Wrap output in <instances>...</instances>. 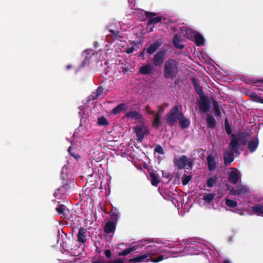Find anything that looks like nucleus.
<instances>
[{
    "mask_svg": "<svg viewBox=\"0 0 263 263\" xmlns=\"http://www.w3.org/2000/svg\"><path fill=\"white\" fill-rule=\"evenodd\" d=\"M155 151L159 154H162L164 153L163 149L160 145H157L155 148Z\"/></svg>",
    "mask_w": 263,
    "mask_h": 263,
    "instance_id": "nucleus-38",
    "label": "nucleus"
},
{
    "mask_svg": "<svg viewBox=\"0 0 263 263\" xmlns=\"http://www.w3.org/2000/svg\"><path fill=\"white\" fill-rule=\"evenodd\" d=\"M232 170L229 175V180L233 184H236L240 179V176L238 170L234 168H231Z\"/></svg>",
    "mask_w": 263,
    "mask_h": 263,
    "instance_id": "nucleus-7",
    "label": "nucleus"
},
{
    "mask_svg": "<svg viewBox=\"0 0 263 263\" xmlns=\"http://www.w3.org/2000/svg\"><path fill=\"white\" fill-rule=\"evenodd\" d=\"M66 207L64 205H60L56 208L57 211L61 216H64Z\"/></svg>",
    "mask_w": 263,
    "mask_h": 263,
    "instance_id": "nucleus-31",
    "label": "nucleus"
},
{
    "mask_svg": "<svg viewBox=\"0 0 263 263\" xmlns=\"http://www.w3.org/2000/svg\"><path fill=\"white\" fill-rule=\"evenodd\" d=\"M135 249H136L134 247L128 248L121 252H120L119 255L120 256H125L130 253L132 251L135 250Z\"/></svg>",
    "mask_w": 263,
    "mask_h": 263,
    "instance_id": "nucleus-33",
    "label": "nucleus"
},
{
    "mask_svg": "<svg viewBox=\"0 0 263 263\" xmlns=\"http://www.w3.org/2000/svg\"><path fill=\"white\" fill-rule=\"evenodd\" d=\"M163 111V109L160 108L158 112L156 115L152 125L153 127L158 128L160 124V116Z\"/></svg>",
    "mask_w": 263,
    "mask_h": 263,
    "instance_id": "nucleus-15",
    "label": "nucleus"
},
{
    "mask_svg": "<svg viewBox=\"0 0 263 263\" xmlns=\"http://www.w3.org/2000/svg\"><path fill=\"white\" fill-rule=\"evenodd\" d=\"M214 107L215 115L217 116H220L221 115V112L220 111L219 108L216 104H214Z\"/></svg>",
    "mask_w": 263,
    "mask_h": 263,
    "instance_id": "nucleus-39",
    "label": "nucleus"
},
{
    "mask_svg": "<svg viewBox=\"0 0 263 263\" xmlns=\"http://www.w3.org/2000/svg\"><path fill=\"white\" fill-rule=\"evenodd\" d=\"M254 212L257 215H261L263 214V204H257L254 206L251 207Z\"/></svg>",
    "mask_w": 263,
    "mask_h": 263,
    "instance_id": "nucleus-27",
    "label": "nucleus"
},
{
    "mask_svg": "<svg viewBox=\"0 0 263 263\" xmlns=\"http://www.w3.org/2000/svg\"><path fill=\"white\" fill-rule=\"evenodd\" d=\"M126 117L128 118L134 119L136 120L142 119V116L137 111H131L126 113Z\"/></svg>",
    "mask_w": 263,
    "mask_h": 263,
    "instance_id": "nucleus-17",
    "label": "nucleus"
},
{
    "mask_svg": "<svg viewBox=\"0 0 263 263\" xmlns=\"http://www.w3.org/2000/svg\"><path fill=\"white\" fill-rule=\"evenodd\" d=\"M144 51V50L143 51V52L141 53V55H143Z\"/></svg>",
    "mask_w": 263,
    "mask_h": 263,
    "instance_id": "nucleus-49",
    "label": "nucleus"
},
{
    "mask_svg": "<svg viewBox=\"0 0 263 263\" xmlns=\"http://www.w3.org/2000/svg\"><path fill=\"white\" fill-rule=\"evenodd\" d=\"M134 130L137 135L138 140L142 141L144 136L148 133L147 127L143 125L136 126Z\"/></svg>",
    "mask_w": 263,
    "mask_h": 263,
    "instance_id": "nucleus-5",
    "label": "nucleus"
},
{
    "mask_svg": "<svg viewBox=\"0 0 263 263\" xmlns=\"http://www.w3.org/2000/svg\"><path fill=\"white\" fill-rule=\"evenodd\" d=\"M181 40L178 35H175L173 39V43L174 45L177 48L182 49L183 48V45L181 43Z\"/></svg>",
    "mask_w": 263,
    "mask_h": 263,
    "instance_id": "nucleus-23",
    "label": "nucleus"
},
{
    "mask_svg": "<svg viewBox=\"0 0 263 263\" xmlns=\"http://www.w3.org/2000/svg\"><path fill=\"white\" fill-rule=\"evenodd\" d=\"M230 147L233 152H237L238 147V139L234 135H233L232 136V139L231 143L230 144Z\"/></svg>",
    "mask_w": 263,
    "mask_h": 263,
    "instance_id": "nucleus-12",
    "label": "nucleus"
},
{
    "mask_svg": "<svg viewBox=\"0 0 263 263\" xmlns=\"http://www.w3.org/2000/svg\"><path fill=\"white\" fill-rule=\"evenodd\" d=\"M104 254L107 258H110L111 255V252L109 250H105L104 252Z\"/></svg>",
    "mask_w": 263,
    "mask_h": 263,
    "instance_id": "nucleus-42",
    "label": "nucleus"
},
{
    "mask_svg": "<svg viewBox=\"0 0 263 263\" xmlns=\"http://www.w3.org/2000/svg\"><path fill=\"white\" fill-rule=\"evenodd\" d=\"M248 192V188L243 185H239L235 188H232L230 191V194L232 195H243Z\"/></svg>",
    "mask_w": 263,
    "mask_h": 263,
    "instance_id": "nucleus-6",
    "label": "nucleus"
},
{
    "mask_svg": "<svg viewBox=\"0 0 263 263\" xmlns=\"http://www.w3.org/2000/svg\"><path fill=\"white\" fill-rule=\"evenodd\" d=\"M253 99L255 101H257V102H263L262 101V99L259 98V97H258L256 95H253Z\"/></svg>",
    "mask_w": 263,
    "mask_h": 263,
    "instance_id": "nucleus-41",
    "label": "nucleus"
},
{
    "mask_svg": "<svg viewBox=\"0 0 263 263\" xmlns=\"http://www.w3.org/2000/svg\"><path fill=\"white\" fill-rule=\"evenodd\" d=\"M193 39L195 40V44L197 46H202L203 45L204 39L200 34L195 33Z\"/></svg>",
    "mask_w": 263,
    "mask_h": 263,
    "instance_id": "nucleus-21",
    "label": "nucleus"
},
{
    "mask_svg": "<svg viewBox=\"0 0 263 263\" xmlns=\"http://www.w3.org/2000/svg\"><path fill=\"white\" fill-rule=\"evenodd\" d=\"M160 46V44L159 42H155L154 43L151 45V46L147 48V52L148 54L153 53L158 49V48Z\"/></svg>",
    "mask_w": 263,
    "mask_h": 263,
    "instance_id": "nucleus-22",
    "label": "nucleus"
},
{
    "mask_svg": "<svg viewBox=\"0 0 263 263\" xmlns=\"http://www.w3.org/2000/svg\"><path fill=\"white\" fill-rule=\"evenodd\" d=\"M110 32H111L112 33L115 34V31H113V30H110Z\"/></svg>",
    "mask_w": 263,
    "mask_h": 263,
    "instance_id": "nucleus-48",
    "label": "nucleus"
},
{
    "mask_svg": "<svg viewBox=\"0 0 263 263\" xmlns=\"http://www.w3.org/2000/svg\"><path fill=\"white\" fill-rule=\"evenodd\" d=\"M206 122L209 127L213 128L215 124V120L210 115H208Z\"/></svg>",
    "mask_w": 263,
    "mask_h": 263,
    "instance_id": "nucleus-28",
    "label": "nucleus"
},
{
    "mask_svg": "<svg viewBox=\"0 0 263 263\" xmlns=\"http://www.w3.org/2000/svg\"><path fill=\"white\" fill-rule=\"evenodd\" d=\"M176 62L174 60H169L165 64L164 76L167 78H173L177 73Z\"/></svg>",
    "mask_w": 263,
    "mask_h": 263,
    "instance_id": "nucleus-2",
    "label": "nucleus"
},
{
    "mask_svg": "<svg viewBox=\"0 0 263 263\" xmlns=\"http://www.w3.org/2000/svg\"><path fill=\"white\" fill-rule=\"evenodd\" d=\"M208 167L210 171L213 170L215 168V162L212 156H209L207 158Z\"/></svg>",
    "mask_w": 263,
    "mask_h": 263,
    "instance_id": "nucleus-26",
    "label": "nucleus"
},
{
    "mask_svg": "<svg viewBox=\"0 0 263 263\" xmlns=\"http://www.w3.org/2000/svg\"><path fill=\"white\" fill-rule=\"evenodd\" d=\"M225 128L227 134L230 135L231 134V129L230 126L229 124L228 119L225 120Z\"/></svg>",
    "mask_w": 263,
    "mask_h": 263,
    "instance_id": "nucleus-36",
    "label": "nucleus"
},
{
    "mask_svg": "<svg viewBox=\"0 0 263 263\" xmlns=\"http://www.w3.org/2000/svg\"><path fill=\"white\" fill-rule=\"evenodd\" d=\"M223 263H230L228 260H224Z\"/></svg>",
    "mask_w": 263,
    "mask_h": 263,
    "instance_id": "nucleus-47",
    "label": "nucleus"
},
{
    "mask_svg": "<svg viewBox=\"0 0 263 263\" xmlns=\"http://www.w3.org/2000/svg\"><path fill=\"white\" fill-rule=\"evenodd\" d=\"M196 88V90L197 91V92H198V93L200 95V97H201V96H203L202 95V91L201 90V89L199 88V87H195Z\"/></svg>",
    "mask_w": 263,
    "mask_h": 263,
    "instance_id": "nucleus-45",
    "label": "nucleus"
},
{
    "mask_svg": "<svg viewBox=\"0 0 263 263\" xmlns=\"http://www.w3.org/2000/svg\"><path fill=\"white\" fill-rule=\"evenodd\" d=\"M191 179V177L190 176H184L182 178V184L183 185L187 184L190 180Z\"/></svg>",
    "mask_w": 263,
    "mask_h": 263,
    "instance_id": "nucleus-37",
    "label": "nucleus"
},
{
    "mask_svg": "<svg viewBox=\"0 0 263 263\" xmlns=\"http://www.w3.org/2000/svg\"><path fill=\"white\" fill-rule=\"evenodd\" d=\"M179 124H180L181 127L182 128H185L187 127L190 124V120L188 119L185 118L182 114H181V115L179 119Z\"/></svg>",
    "mask_w": 263,
    "mask_h": 263,
    "instance_id": "nucleus-16",
    "label": "nucleus"
},
{
    "mask_svg": "<svg viewBox=\"0 0 263 263\" xmlns=\"http://www.w3.org/2000/svg\"><path fill=\"white\" fill-rule=\"evenodd\" d=\"M145 110L148 114H149V115L154 114V111L153 110H152L150 109V107L148 105H147L146 106Z\"/></svg>",
    "mask_w": 263,
    "mask_h": 263,
    "instance_id": "nucleus-40",
    "label": "nucleus"
},
{
    "mask_svg": "<svg viewBox=\"0 0 263 263\" xmlns=\"http://www.w3.org/2000/svg\"><path fill=\"white\" fill-rule=\"evenodd\" d=\"M116 229V224L112 221H108L105 224L104 230L106 233H113Z\"/></svg>",
    "mask_w": 263,
    "mask_h": 263,
    "instance_id": "nucleus-13",
    "label": "nucleus"
},
{
    "mask_svg": "<svg viewBox=\"0 0 263 263\" xmlns=\"http://www.w3.org/2000/svg\"><path fill=\"white\" fill-rule=\"evenodd\" d=\"M175 256L171 251H158L156 250H149L146 253L129 259L128 261L129 263L147 262L149 260L153 262H158L164 259Z\"/></svg>",
    "mask_w": 263,
    "mask_h": 263,
    "instance_id": "nucleus-1",
    "label": "nucleus"
},
{
    "mask_svg": "<svg viewBox=\"0 0 263 263\" xmlns=\"http://www.w3.org/2000/svg\"><path fill=\"white\" fill-rule=\"evenodd\" d=\"M174 164L179 169L185 167L189 168L192 167L193 162L191 159H188L185 156H182L174 159Z\"/></svg>",
    "mask_w": 263,
    "mask_h": 263,
    "instance_id": "nucleus-4",
    "label": "nucleus"
},
{
    "mask_svg": "<svg viewBox=\"0 0 263 263\" xmlns=\"http://www.w3.org/2000/svg\"><path fill=\"white\" fill-rule=\"evenodd\" d=\"M257 145L258 140L257 139H253L249 141L248 148L251 152H253L256 149Z\"/></svg>",
    "mask_w": 263,
    "mask_h": 263,
    "instance_id": "nucleus-25",
    "label": "nucleus"
},
{
    "mask_svg": "<svg viewBox=\"0 0 263 263\" xmlns=\"http://www.w3.org/2000/svg\"><path fill=\"white\" fill-rule=\"evenodd\" d=\"M111 263H124V261L123 260L121 259H117L112 262L110 261Z\"/></svg>",
    "mask_w": 263,
    "mask_h": 263,
    "instance_id": "nucleus-44",
    "label": "nucleus"
},
{
    "mask_svg": "<svg viewBox=\"0 0 263 263\" xmlns=\"http://www.w3.org/2000/svg\"><path fill=\"white\" fill-rule=\"evenodd\" d=\"M217 181V177L215 176L209 178L207 181V185L208 187H212Z\"/></svg>",
    "mask_w": 263,
    "mask_h": 263,
    "instance_id": "nucleus-34",
    "label": "nucleus"
},
{
    "mask_svg": "<svg viewBox=\"0 0 263 263\" xmlns=\"http://www.w3.org/2000/svg\"><path fill=\"white\" fill-rule=\"evenodd\" d=\"M215 195L212 193H209L205 195L203 198L205 201L208 203L211 202L214 199Z\"/></svg>",
    "mask_w": 263,
    "mask_h": 263,
    "instance_id": "nucleus-32",
    "label": "nucleus"
},
{
    "mask_svg": "<svg viewBox=\"0 0 263 263\" xmlns=\"http://www.w3.org/2000/svg\"><path fill=\"white\" fill-rule=\"evenodd\" d=\"M145 14L146 16L149 18L148 24H156L159 22L161 20L160 16H157L154 18L153 16L155 15V14L153 13L146 12H145Z\"/></svg>",
    "mask_w": 263,
    "mask_h": 263,
    "instance_id": "nucleus-11",
    "label": "nucleus"
},
{
    "mask_svg": "<svg viewBox=\"0 0 263 263\" xmlns=\"http://www.w3.org/2000/svg\"><path fill=\"white\" fill-rule=\"evenodd\" d=\"M180 33L183 36L190 40H193L196 32L191 29L188 28L185 26H182L181 28Z\"/></svg>",
    "mask_w": 263,
    "mask_h": 263,
    "instance_id": "nucleus-8",
    "label": "nucleus"
},
{
    "mask_svg": "<svg viewBox=\"0 0 263 263\" xmlns=\"http://www.w3.org/2000/svg\"><path fill=\"white\" fill-rule=\"evenodd\" d=\"M86 230L83 228H81L79 231L78 238L79 241L83 243L86 242Z\"/></svg>",
    "mask_w": 263,
    "mask_h": 263,
    "instance_id": "nucleus-18",
    "label": "nucleus"
},
{
    "mask_svg": "<svg viewBox=\"0 0 263 263\" xmlns=\"http://www.w3.org/2000/svg\"><path fill=\"white\" fill-rule=\"evenodd\" d=\"M128 109V107L126 104L124 103H122L118 105L117 107H116L113 110L112 112L114 114H119L122 110H127Z\"/></svg>",
    "mask_w": 263,
    "mask_h": 263,
    "instance_id": "nucleus-20",
    "label": "nucleus"
},
{
    "mask_svg": "<svg viewBox=\"0 0 263 263\" xmlns=\"http://www.w3.org/2000/svg\"><path fill=\"white\" fill-rule=\"evenodd\" d=\"M226 204L227 206L230 208H234L237 206V201L233 200H231L229 199H226Z\"/></svg>",
    "mask_w": 263,
    "mask_h": 263,
    "instance_id": "nucleus-30",
    "label": "nucleus"
},
{
    "mask_svg": "<svg viewBox=\"0 0 263 263\" xmlns=\"http://www.w3.org/2000/svg\"><path fill=\"white\" fill-rule=\"evenodd\" d=\"M153 70V66L150 65H146L141 67L139 71L143 74H148L152 72Z\"/></svg>",
    "mask_w": 263,
    "mask_h": 263,
    "instance_id": "nucleus-19",
    "label": "nucleus"
},
{
    "mask_svg": "<svg viewBox=\"0 0 263 263\" xmlns=\"http://www.w3.org/2000/svg\"><path fill=\"white\" fill-rule=\"evenodd\" d=\"M98 123L99 125L101 126L107 125L108 124L106 119L104 117H101L98 118Z\"/></svg>",
    "mask_w": 263,
    "mask_h": 263,
    "instance_id": "nucleus-35",
    "label": "nucleus"
},
{
    "mask_svg": "<svg viewBox=\"0 0 263 263\" xmlns=\"http://www.w3.org/2000/svg\"><path fill=\"white\" fill-rule=\"evenodd\" d=\"M149 176L152 184L155 186H157L160 182L159 176L155 173L151 172L149 173Z\"/></svg>",
    "mask_w": 263,
    "mask_h": 263,
    "instance_id": "nucleus-14",
    "label": "nucleus"
},
{
    "mask_svg": "<svg viewBox=\"0 0 263 263\" xmlns=\"http://www.w3.org/2000/svg\"><path fill=\"white\" fill-rule=\"evenodd\" d=\"M164 53L163 52H158L157 53L154 58V64L156 66L160 65L163 62Z\"/></svg>",
    "mask_w": 263,
    "mask_h": 263,
    "instance_id": "nucleus-10",
    "label": "nucleus"
},
{
    "mask_svg": "<svg viewBox=\"0 0 263 263\" xmlns=\"http://www.w3.org/2000/svg\"><path fill=\"white\" fill-rule=\"evenodd\" d=\"M181 108V106H176L170 111L166 117L167 122L169 125L174 124L179 119L182 114L180 111Z\"/></svg>",
    "mask_w": 263,
    "mask_h": 263,
    "instance_id": "nucleus-3",
    "label": "nucleus"
},
{
    "mask_svg": "<svg viewBox=\"0 0 263 263\" xmlns=\"http://www.w3.org/2000/svg\"><path fill=\"white\" fill-rule=\"evenodd\" d=\"M134 0H128V3L130 4V5L133 6L134 4Z\"/></svg>",
    "mask_w": 263,
    "mask_h": 263,
    "instance_id": "nucleus-46",
    "label": "nucleus"
},
{
    "mask_svg": "<svg viewBox=\"0 0 263 263\" xmlns=\"http://www.w3.org/2000/svg\"><path fill=\"white\" fill-rule=\"evenodd\" d=\"M134 50H135L134 47H132L128 48L126 49V52L128 53H131L134 51Z\"/></svg>",
    "mask_w": 263,
    "mask_h": 263,
    "instance_id": "nucleus-43",
    "label": "nucleus"
},
{
    "mask_svg": "<svg viewBox=\"0 0 263 263\" xmlns=\"http://www.w3.org/2000/svg\"><path fill=\"white\" fill-rule=\"evenodd\" d=\"M234 159V156L232 153H226L224 154V163L227 164H230Z\"/></svg>",
    "mask_w": 263,
    "mask_h": 263,
    "instance_id": "nucleus-24",
    "label": "nucleus"
},
{
    "mask_svg": "<svg viewBox=\"0 0 263 263\" xmlns=\"http://www.w3.org/2000/svg\"><path fill=\"white\" fill-rule=\"evenodd\" d=\"M198 106L202 111L206 112L210 108V104L206 98L204 96H201L200 100L198 102Z\"/></svg>",
    "mask_w": 263,
    "mask_h": 263,
    "instance_id": "nucleus-9",
    "label": "nucleus"
},
{
    "mask_svg": "<svg viewBox=\"0 0 263 263\" xmlns=\"http://www.w3.org/2000/svg\"><path fill=\"white\" fill-rule=\"evenodd\" d=\"M197 248L198 251L199 252H203V247H205V246L203 244L200 243H191L190 244V246H189V247H192V248H194L195 247Z\"/></svg>",
    "mask_w": 263,
    "mask_h": 263,
    "instance_id": "nucleus-29",
    "label": "nucleus"
}]
</instances>
